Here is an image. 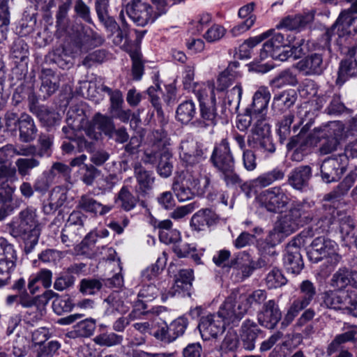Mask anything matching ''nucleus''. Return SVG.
Wrapping results in <instances>:
<instances>
[{"label": "nucleus", "instance_id": "1", "mask_svg": "<svg viewBox=\"0 0 357 357\" xmlns=\"http://www.w3.org/2000/svg\"><path fill=\"white\" fill-rule=\"evenodd\" d=\"M210 161L227 187H236L241 184L242 180L235 172V160L226 139H222L213 149Z\"/></svg>", "mask_w": 357, "mask_h": 357}, {"label": "nucleus", "instance_id": "2", "mask_svg": "<svg viewBox=\"0 0 357 357\" xmlns=\"http://www.w3.org/2000/svg\"><path fill=\"white\" fill-rule=\"evenodd\" d=\"M210 183V178L206 176L199 179L198 174L188 172L183 177L174 179L172 190L179 202H185L192 199L195 195L204 194Z\"/></svg>", "mask_w": 357, "mask_h": 357}, {"label": "nucleus", "instance_id": "3", "mask_svg": "<svg viewBox=\"0 0 357 357\" xmlns=\"http://www.w3.org/2000/svg\"><path fill=\"white\" fill-rule=\"evenodd\" d=\"M351 27L352 28L354 38L357 40V16H355L351 10H343L331 28L328 29L323 35V40L325 41L324 45L328 47L332 38H335L336 44L340 47V49L342 50L344 47V38L351 33L349 29Z\"/></svg>", "mask_w": 357, "mask_h": 357}, {"label": "nucleus", "instance_id": "4", "mask_svg": "<svg viewBox=\"0 0 357 357\" xmlns=\"http://www.w3.org/2000/svg\"><path fill=\"white\" fill-rule=\"evenodd\" d=\"M337 250V245L335 241L324 236H319L311 243L307 255L309 260L313 263H318L325 259L328 265L333 269L342 259Z\"/></svg>", "mask_w": 357, "mask_h": 357}, {"label": "nucleus", "instance_id": "5", "mask_svg": "<svg viewBox=\"0 0 357 357\" xmlns=\"http://www.w3.org/2000/svg\"><path fill=\"white\" fill-rule=\"evenodd\" d=\"M300 291L302 296L291 303L281 322V328L283 329L289 326L300 312L311 303L317 294L315 286L308 280L301 282Z\"/></svg>", "mask_w": 357, "mask_h": 357}, {"label": "nucleus", "instance_id": "6", "mask_svg": "<svg viewBox=\"0 0 357 357\" xmlns=\"http://www.w3.org/2000/svg\"><path fill=\"white\" fill-rule=\"evenodd\" d=\"M261 208L267 211L282 213L290 202V198L281 186H275L261 192L256 197Z\"/></svg>", "mask_w": 357, "mask_h": 357}, {"label": "nucleus", "instance_id": "7", "mask_svg": "<svg viewBox=\"0 0 357 357\" xmlns=\"http://www.w3.org/2000/svg\"><path fill=\"white\" fill-rule=\"evenodd\" d=\"M206 149L202 145L191 137L181 140L179 146V158L187 168L188 172L192 168H195L199 173V164L206 158Z\"/></svg>", "mask_w": 357, "mask_h": 357}, {"label": "nucleus", "instance_id": "8", "mask_svg": "<svg viewBox=\"0 0 357 357\" xmlns=\"http://www.w3.org/2000/svg\"><path fill=\"white\" fill-rule=\"evenodd\" d=\"M307 233L308 231H302L287 245L286 253L283 257V264L289 273L298 275L304 267V262L301 254V247L305 245Z\"/></svg>", "mask_w": 357, "mask_h": 357}, {"label": "nucleus", "instance_id": "9", "mask_svg": "<svg viewBox=\"0 0 357 357\" xmlns=\"http://www.w3.org/2000/svg\"><path fill=\"white\" fill-rule=\"evenodd\" d=\"M324 139L319 147L321 154L326 155L335 151L344 136V128L340 121H331L319 128Z\"/></svg>", "mask_w": 357, "mask_h": 357}, {"label": "nucleus", "instance_id": "10", "mask_svg": "<svg viewBox=\"0 0 357 357\" xmlns=\"http://www.w3.org/2000/svg\"><path fill=\"white\" fill-rule=\"evenodd\" d=\"M17 259L13 245L6 238H0V287L8 284L16 266Z\"/></svg>", "mask_w": 357, "mask_h": 357}, {"label": "nucleus", "instance_id": "11", "mask_svg": "<svg viewBox=\"0 0 357 357\" xmlns=\"http://www.w3.org/2000/svg\"><path fill=\"white\" fill-rule=\"evenodd\" d=\"M114 130V123L112 117L96 112L84 128V132L90 139L99 140L104 134L112 138Z\"/></svg>", "mask_w": 357, "mask_h": 357}, {"label": "nucleus", "instance_id": "12", "mask_svg": "<svg viewBox=\"0 0 357 357\" xmlns=\"http://www.w3.org/2000/svg\"><path fill=\"white\" fill-rule=\"evenodd\" d=\"M294 36L287 35L284 39V36L280 33H273L272 37L268 40L264 45L260 52V57L264 59L268 56L275 60L284 61L287 60L285 54H283V50L289 46L293 42Z\"/></svg>", "mask_w": 357, "mask_h": 357}, {"label": "nucleus", "instance_id": "13", "mask_svg": "<svg viewBox=\"0 0 357 357\" xmlns=\"http://www.w3.org/2000/svg\"><path fill=\"white\" fill-rule=\"evenodd\" d=\"M239 294L233 291L221 305L218 315L225 324H236L245 314V307L238 300Z\"/></svg>", "mask_w": 357, "mask_h": 357}, {"label": "nucleus", "instance_id": "14", "mask_svg": "<svg viewBox=\"0 0 357 357\" xmlns=\"http://www.w3.org/2000/svg\"><path fill=\"white\" fill-rule=\"evenodd\" d=\"M347 160L343 155L325 159L321 165V175L327 183L338 181L347 169Z\"/></svg>", "mask_w": 357, "mask_h": 357}, {"label": "nucleus", "instance_id": "15", "mask_svg": "<svg viewBox=\"0 0 357 357\" xmlns=\"http://www.w3.org/2000/svg\"><path fill=\"white\" fill-rule=\"evenodd\" d=\"M123 10L137 26H144L150 21L153 22L157 17H152V8L150 5L141 0H131L128 2Z\"/></svg>", "mask_w": 357, "mask_h": 357}, {"label": "nucleus", "instance_id": "16", "mask_svg": "<svg viewBox=\"0 0 357 357\" xmlns=\"http://www.w3.org/2000/svg\"><path fill=\"white\" fill-rule=\"evenodd\" d=\"M282 319V312L274 299L266 301L257 313L258 323L263 327L273 330Z\"/></svg>", "mask_w": 357, "mask_h": 357}, {"label": "nucleus", "instance_id": "17", "mask_svg": "<svg viewBox=\"0 0 357 357\" xmlns=\"http://www.w3.org/2000/svg\"><path fill=\"white\" fill-rule=\"evenodd\" d=\"M295 68L305 76H318L324 73L326 65L321 54L312 53L297 62Z\"/></svg>", "mask_w": 357, "mask_h": 357}, {"label": "nucleus", "instance_id": "18", "mask_svg": "<svg viewBox=\"0 0 357 357\" xmlns=\"http://www.w3.org/2000/svg\"><path fill=\"white\" fill-rule=\"evenodd\" d=\"M225 323L218 314H208L202 317L198 328L203 339L215 338L225 330Z\"/></svg>", "mask_w": 357, "mask_h": 357}, {"label": "nucleus", "instance_id": "19", "mask_svg": "<svg viewBox=\"0 0 357 357\" xmlns=\"http://www.w3.org/2000/svg\"><path fill=\"white\" fill-rule=\"evenodd\" d=\"M13 232L16 236L40 234V229L37 220L36 211L31 207H27L20 213V223Z\"/></svg>", "mask_w": 357, "mask_h": 357}, {"label": "nucleus", "instance_id": "20", "mask_svg": "<svg viewBox=\"0 0 357 357\" xmlns=\"http://www.w3.org/2000/svg\"><path fill=\"white\" fill-rule=\"evenodd\" d=\"M322 305L326 307L338 310H347L349 311L351 302V297L348 291L328 290L322 294Z\"/></svg>", "mask_w": 357, "mask_h": 357}, {"label": "nucleus", "instance_id": "21", "mask_svg": "<svg viewBox=\"0 0 357 357\" xmlns=\"http://www.w3.org/2000/svg\"><path fill=\"white\" fill-rule=\"evenodd\" d=\"M262 331L257 323L251 319H245L241 326L240 339L245 349L252 351L255 348V342Z\"/></svg>", "mask_w": 357, "mask_h": 357}, {"label": "nucleus", "instance_id": "22", "mask_svg": "<svg viewBox=\"0 0 357 357\" xmlns=\"http://www.w3.org/2000/svg\"><path fill=\"white\" fill-rule=\"evenodd\" d=\"M154 142L153 144L146 148L144 152V155L142 160L145 164L153 165L156 163L158 159H160V153H161L162 146H164L167 144V134L163 130H156L153 133Z\"/></svg>", "mask_w": 357, "mask_h": 357}, {"label": "nucleus", "instance_id": "23", "mask_svg": "<svg viewBox=\"0 0 357 357\" xmlns=\"http://www.w3.org/2000/svg\"><path fill=\"white\" fill-rule=\"evenodd\" d=\"M200 116L192 123L198 128H206L215 126L218 123L216 109L213 102L207 105L199 97Z\"/></svg>", "mask_w": 357, "mask_h": 357}, {"label": "nucleus", "instance_id": "24", "mask_svg": "<svg viewBox=\"0 0 357 357\" xmlns=\"http://www.w3.org/2000/svg\"><path fill=\"white\" fill-rule=\"evenodd\" d=\"M297 100V94L294 89L284 90L275 94L273 98L271 108L277 114L287 111Z\"/></svg>", "mask_w": 357, "mask_h": 357}, {"label": "nucleus", "instance_id": "25", "mask_svg": "<svg viewBox=\"0 0 357 357\" xmlns=\"http://www.w3.org/2000/svg\"><path fill=\"white\" fill-rule=\"evenodd\" d=\"M271 99V93L266 86H261L254 93L252 104L247 108L248 112L255 116H266L267 107Z\"/></svg>", "mask_w": 357, "mask_h": 357}, {"label": "nucleus", "instance_id": "26", "mask_svg": "<svg viewBox=\"0 0 357 357\" xmlns=\"http://www.w3.org/2000/svg\"><path fill=\"white\" fill-rule=\"evenodd\" d=\"M19 141L24 144H30L37 137L38 128L33 119L26 113L22 114L19 126Z\"/></svg>", "mask_w": 357, "mask_h": 357}, {"label": "nucleus", "instance_id": "27", "mask_svg": "<svg viewBox=\"0 0 357 357\" xmlns=\"http://www.w3.org/2000/svg\"><path fill=\"white\" fill-rule=\"evenodd\" d=\"M218 216L209 208H203L195 213L190 220V227L197 231H203L206 227L217 223Z\"/></svg>", "mask_w": 357, "mask_h": 357}, {"label": "nucleus", "instance_id": "28", "mask_svg": "<svg viewBox=\"0 0 357 357\" xmlns=\"http://www.w3.org/2000/svg\"><path fill=\"white\" fill-rule=\"evenodd\" d=\"M312 177V169L308 165L294 168L288 176L289 184L296 190H302L308 185Z\"/></svg>", "mask_w": 357, "mask_h": 357}, {"label": "nucleus", "instance_id": "29", "mask_svg": "<svg viewBox=\"0 0 357 357\" xmlns=\"http://www.w3.org/2000/svg\"><path fill=\"white\" fill-rule=\"evenodd\" d=\"M288 213L301 226L310 222L314 217L312 206L307 202H293Z\"/></svg>", "mask_w": 357, "mask_h": 357}, {"label": "nucleus", "instance_id": "30", "mask_svg": "<svg viewBox=\"0 0 357 357\" xmlns=\"http://www.w3.org/2000/svg\"><path fill=\"white\" fill-rule=\"evenodd\" d=\"M40 79L41 84L40 92L43 98H47L55 93L59 87V77L51 69H43L41 71Z\"/></svg>", "mask_w": 357, "mask_h": 357}, {"label": "nucleus", "instance_id": "31", "mask_svg": "<svg viewBox=\"0 0 357 357\" xmlns=\"http://www.w3.org/2000/svg\"><path fill=\"white\" fill-rule=\"evenodd\" d=\"M77 206L86 213L100 215L107 213L112 209L111 206L102 204L100 202L96 201L91 195L87 194L80 197Z\"/></svg>", "mask_w": 357, "mask_h": 357}, {"label": "nucleus", "instance_id": "32", "mask_svg": "<svg viewBox=\"0 0 357 357\" xmlns=\"http://www.w3.org/2000/svg\"><path fill=\"white\" fill-rule=\"evenodd\" d=\"M230 267L236 271L241 280L249 277L252 271L257 268L256 264L250 259L248 254H243L231 261Z\"/></svg>", "mask_w": 357, "mask_h": 357}, {"label": "nucleus", "instance_id": "33", "mask_svg": "<svg viewBox=\"0 0 357 357\" xmlns=\"http://www.w3.org/2000/svg\"><path fill=\"white\" fill-rule=\"evenodd\" d=\"M251 132L252 135L248 136V144L250 148L255 149L256 139L270 135L271 127L266 116L259 115L256 116Z\"/></svg>", "mask_w": 357, "mask_h": 357}, {"label": "nucleus", "instance_id": "34", "mask_svg": "<svg viewBox=\"0 0 357 357\" xmlns=\"http://www.w3.org/2000/svg\"><path fill=\"white\" fill-rule=\"evenodd\" d=\"M135 175L139 185V189L137 192L144 195L151 189L154 183L153 172L146 170L141 164L137 163L134 167Z\"/></svg>", "mask_w": 357, "mask_h": 357}, {"label": "nucleus", "instance_id": "35", "mask_svg": "<svg viewBox=\"0 0 357 357\" xmlns=\"http://www.w3.org/2000/svg\"><path fill=\"white\" fill-rule=\"evenodd\" d=\"M284 177V172L281 169L275 168L252 180L250 185L253 188H263L271 185L275 181L283 179Z\"/></svg>", "mask_w": 357, "mask_h": 357}, {"label": "nucleus", "instance_id": "36", "mask_svg": "<svg viewBox=\"0 0 357 357\" xmlns=\"http://www.w3.org/2000/svg\"><path fill=\"white\" fill-rule=\"evenodd\" d=\"M96 329V320L92 318L79 321L73 326V330L68 333V337L70 338L89 337Z\"/></svg>", "mask_w": 357, "mask_h": 357}, {"label": "nucleus", "instance_id": "37", "mask_svg": "<svg viewBox=\"0 0 357 357\" xmlns=\"http://www.w3.org/2000/svg\"><path fill=\"white\" fill-rule=\"evenodd\" d=\"M314 20V14L307 13L305 15L288 16L282 20L280 26L289 30H296L304 28Z\"/></svg>", "mask_w": 357, "mask_h": 357}, {"label": "nucleus", "instance_id": "38", "mask_svg": "<svg viewBox=\"0 0 357 357\" xmlns=\"http://www.w3.org/2000/svg\"><path fill=\"white\" fill-rule=\"evenodd\" d=\"M119 19L122 24L121 27L119 26L114 30V32L116 35L114 36L113 43L116 45H121L123 49L127 50L131 40L128 36V26L126 21L123 9L120 12Z\"/></svg>", "mask_w": 357, "mask_h": 357}, {"label": "nucleus", "instance_id": "39", "mask_svg": "<svg viewBox=\"0 0 357 357\" xmlns=\"http://www.w3.org/2000/svg\"><path fill=\"white\" fill-rule=\"evenodd\" d=\"M196 114V107L192 100H185L178 105L176 111V118L183 124L190 123Z\"/></svg>", "mask_w": 357, "mask_h": 357}, {"label": "nucleus", "instance_id": "40", "mask_svg": "<svg viewBox=\"0 0 357 357\" xmlns=\"http://www.w3.org/2000/svg\"><path fill=\"white\" fill-rule=\"evenodd\" d=\"M298 83L296 75L289 69L281 71L270 81V85L275 89H280L284 86H295Z\"/></svg>", "mask_w": 357, "mask_h": 357}, {"label": "nucleus", "instance_id": "41", "mask_svg": "<svg viewBox=\"0 0 357 357\" xmlns=\"http://www.w3.org/2000/svg\"><path fill=\"white\" fill-rule=\"evenodd\" d=\"M349 268H340L335 271L329 280V285L335 290L342 291L349 286Z\"/></svg>", "mask_w": 357, "mask_h": 357}, {"label": "nucleus", "instance_id": "42", "mask_svg": "<svg viewBox=\"0 0 357 357\" xmlns=\"http://www.w3.org/2000/svg\"><path fill=\"white\" fill-rule=\"evenodd\" d=\"M172 154L165 148L162 149L160 159L157 165V172L160 176L167 178L171 176L173 170Z\"/></svg>", "mask_w": 357, "mask_h": 357}, {"label": "nucleus", "instance_id": "43", "mask_svg": "<svg viewBox=\"0 0 357 357\" xmlns=\"http://www.w3.org/2000/svg\"><path fill=\"white\" fill-rule=\"evenodd\" d=\"M266 292L264 290L257 289L248 295H239L238 300L245 307V312H247L249 307L252 305H260L264 303L266 299Z\"/></svg>", "mask_w": 357, "mask_h": 357}, {"label": "nucleus", "instance_id": "44", "mask_svg": "<svg viewBox=\"0 0 357 357\" xmlns=\"http://www.w3.org/2000/svg\"><path fill=\"white\" fill-rule=\"evenodd\" d=\"M357 75V60L351 58L342 61L338 70L337 82L343 83L349 77Z\"/></svg>", "mask_w": 357, "mask_h": 357}, {"label": "nucleus", "instance_id": "45", "mask_svg": "<svg viewBox=\"0 0 357 357\" xmlns=\"http://www.w3.org/2000/svg\"><path fill=\"white\" fill-rule=\"evenodd\" d=\"M116 202L124 211H129L135 207L137 198L130 192L127 186H123L118 193Z\"/></svg>", "mask_w": 357, "mask_h": 357}, {"label": "nucleus", "instance_id": "46", "mask_svg": "<svg viewBox=\"0 0 357 357\" xmlns=\"http://www.w3.org/2000/svg\"><path fill=\"white\" fill-rule=\"evenodd\" d=\"M86 115L84 109L82 105H75L71 107L66 116V122L68 126L80 128L82 123L85 121Z\"/></svg>", "mask_w": 357, "mask_h": 357}, {"label": "nucleus", "instance_id": "47", "mask_svg": "<svg viewBox=\"0 0 357 357\" xmlns=\"http://www.w3.org/2000/svg\"><path fill=\"white\" fill-rule=\"evenodd\" d=\"M40 164L36 157L20 158L15 161L18 174L24 177L30 174L31 170L37 168Z\"/></svg>", "mask_w": 357, "mask_h": 357}, {"label": "nucleus", "instance_id": "48", "mask_svg": "<svg viewBox=\"0 0 357 357\" xmlns=\"http://www.w3.org/2000/svg\"><path fill=\"white\" fill-rule=\"evenodd\" d=\"M301 226L289 213L282 217L275 226L278 232L289 236L296 231Z\"/></svg>", "mask_w": 357, "mask_h": 357}, {"label": "nucleus", "instance_id": "49", "mask_svg": "<svg viewBox=\"0 0 357 357\" xmlns=\"http://www.w3.org/2000/svg\"><path fill=\"white\" fill-rule=\"evenodd\" d=\"M102 286V280L84 278L79 282V290L84 295H94L100 291Z\"/></svg>", "mask_w": 357, "mask_h": 357}, {"label": "nucleus", "instance_id": "50", "mask_svg": "<svg viewBox=\"0 0 357 357\" xmlns=\"http://www.w3.org/2000/svg\"><path fill=\"white\" fill-rule=\"evenodd\" d=\"M150 334L158 340L172 342L169 333V325L160 319H155L152 322V329Z\"/></svg>", "mask_w": 357, "mask_h": 357}, {"label": "nucleus", "instance_id": "51", "mask_svg": "<svg viewBox=\"0 0 357 357\" xmlns=\"http://www.w3.org/2000/svg\"><path fill=\"white\" fill-rule=\"evenodd\" d=\"M10 23V12L8 0H0V43L6 38Z\"/></svg>", "mask_w": 357, "mask_h": 357}, {"label": "nucleus", "instance_id": "52", "mask_svg": "<svg viewBox=\"0 0 357 357\" xmlns=\"http://www.w3.org/2000/svg\"><path fill=\"white\" fill-rule=\"evenodd\" d=\"M193 278V271L192 269L181 270L175 280L176 291H188L192 287Z\"/></svg>", "mask_w": 357, "mask_h": 357}, {"label": "nucleus", "instance_id": "53", "mask_svg": "<svg viewBox=\"0 0 357 357\" xmlns=\"http://www.w3.org/2000/svg\"><path fill=\"white\" fill-rule=\"evenodd\" d=\"M11 56L16 59L15 63L24 61L29 54L27 44L22 38L16 39L11 47Z\"/></svg>", "mask_w": 357, "mask_h": 357}, {"label": "nucleus", "instance_id": "54", "mask_svg": "<svg viewBox=\"0 0 357 357\" xmlns=\"http://www.w3.org/2000/svg\"><path fill=\"white\" fill-rule=\"evenodd\" d=\"M159 294V289L153 284L144 285L138 293V302L142 303L144 309L146 308L145 303L155 299Z\"/></svg>", "mask_w": 357, "mask_h": 357}, {"label": "nucleus", "instance_id": "55", "mask_svg": "<svg viewBox=\"0 0 357 357\" xmlns=\"http://www.w3.org/2000/svg\"><path fill=\"white\" fill-rule=\"evenodd\" d=\"M61 347V344L56 340L40 344L34 349L36 357H53Z\"/></svg>", "mask_w": 357, "mask_h": 357}, {"label": "nucleus", "instance_id": "56", "mask_svg": "<svg viewBox=\"0 0 357 357\" xmlns=\"http://www.w3.org/2000/svg\"><path fill=\"white\" fill-rule=\"evenodd\" d=\"M287 282V280L281 271L276 268L271 271L266 278V284L269 289L280 287L284 285Z\"/></svg>", "mask_w": 357, "mask_h": 357}, {"label": "nucleus", "instance_id": "57", "mask_svg": "<svg viewBox=\"0 0 357 357\" xmlns=\"http://www.w3.org/2000/svg\"><path fill=\"white\" fill-rule=\"evenodd\" d=\"M75 306L73 301L69 296L56 298L52 303L54 312L59 315L70 312Z\"/></svg>", "mask_w": 357, "mask_h": 357}, {"label": "nucleus", "instance_id": "58", "mask_svg": "<svg viewBox=\"0 0 357 357\" xmlns=\"http://www.w3.org/2000/svg\"><path fill=\"white\" fill-rule=\"evenodd\" d=\"M188 326V320L185 317H178L169 325V333L171 341L175 340L178 337L182 335Z\"/></svg>", "mask_w": 357, "mask_h": 357}, {"label": "nucleus", "instance_id": "59", "mask_svg": "<svg viewBox=\"0 0 357 357\" xmlns=\"http://www.w3.org/2000/svg\"><path fill=\"white\" fill-rule=\"evenodd\" d=\"M123 337L114 333L100 334L94 338V342L97 344L105 347H112L119 344L121 343Z\"/></svg>", "mask_w": 357, "mask_h": 357}, {"label": "nucleus", "instance_id": "60", "mask_svg": "<svg viewBox=\"0 0 357 357\" xmlns=\"http://www.w3.org/2000/svg\"><path fill=\"white\" fill-rule=\"evenodd\" d=\"M52 62L61 68H68L70 64L71 57L63 49H56L49 56Z\"/></svg>", "mask_w": 357, "mask_h": 357}, {"label": "nucleus", "instance_id": "61", "mask_svg": "<svg viewBox=\"0 0 357 357\" xmlns=\"http://www.w3.org/2000/svg\"><path fill=\"white\" fill-rule=\"evenodd\" d=\"M238 344L239 338L237 333L233 331H229L222 342L220 349L225 352L235 351Z\"/></svg>", "mask_w": 357, "mask_h": 357}, {"label": "nucleus", "instance_id": "62", "mask_svg": "<svg viewBox=\"0 0 357 357\" xmlns=\"http://www.w3.org/2000/svg\"><path fill=\"white\" fill-rule=\"evenodd\" d=\"M75 282V278L69 273H62L57 277L54 283V289L62 291L72 287Z\"/></svg>", "mask_w": 357, "mask_h": 357}, {"label": "nucleus", "instance_id": "63", "mask_svg": "<svg viewBox=\"0 0 357 357\" xmlns=\"http://www.w3.org/2000/svg\"><path fill=\"white\" fill-rule=\"evenodd\" d=\"M8 146V150L11 151L14 154L17 155L24 156L25 158L36 157L38 155L37 147L35 145H20L13 146L10 144Z\"/></svg>", "mask_w": 357, "mask_h": 357}, {"label": "nucleus", "instance_id": "64", "mask_svg": "<svg viewBox=\"0 0 357 357\" xmlns=\"http://www.w3.org/2000/svg\"><path fill=\"white\" fill-rule=\"evenodd\" d=\"M107 57V52L105 50H97L88 54L82 61V64L88 68L94 63H101Z\"/></svg>", "mask_w": 357, "mask_h": 357}]
</instances>
